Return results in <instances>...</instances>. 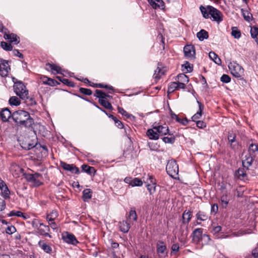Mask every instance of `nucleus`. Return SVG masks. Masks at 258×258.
I'll use <instances>...</instances> for the list:
<instances>
[{
    "mask_svg": "<svg viewBox=\"0 0 258 258\" xmlns=\"http://www.w3.org/2000/svg\"><path fill=\"white\" fill-rule=\"evenodd\" d=\"M12 117L14 121L19 126L26 128L32 127L34 119L26 111L19 110L12 113Z\"/></svg>",
    "mask_w": 258,
    "mask_h": 258,
    "instance_id": "f257e3e1",
    "label": "nucleus"
},
{
    "mask_svg": "<svg viewBox=\"0 0 258 258\" xmlns=\"http://www.w3.org/2000/svg\"><path fill=\"white\" fill-rule=\"evenodd\" d=\"M200 9L205 18H209L210 15L213 18V20L218 23L223 21L222 13L215 8L211 6H207L206 7L201 6Z\"/></svg>",
    "mask_w": 258,
    "mask_h": 258,
    "instance_id": "f03ea898",
    "label": "nucleus"
},
{
    "mask_svg": "<svg viewBox=\"0 0 258 258\" xmlns=\"http://www.w3.org/2000/svg\"><path fill=\"white\" fill-rule=\"evenodd\" d=\"M167 174L173 178H176V176L178 174V166L174 160H169L166 167Z\"/></svg>",
    "mask_w": 258,
    "mask_h": 258,
    "instance_id": "7ed1b4c3",
    "label": "nucleus"
},
{
    "mask_svg": "<svg viewBox=\"0 0 258 258\" xmlns=\"http://www.w3.org/2000/svg\"><path fill=\"white\" fill-rule=\"evenodd\" d=\"M228 68L231 74L236 78H240L243 73V69L238 63L235 62H230L228 65Z\"/></svg>",
    "mask_w": 258,
    "mask_h": 258,
    "instance_id": "20e7f679",
    "label": "nucleus"
},
{
    "mask_svg": "<svg viewBox=\"0 0 258 258\" xmlns=\"http://www.w3.org/2000/svg\"><path fill=\"white\" fill-rule=\"evenodd\" d=\"M62 239L66 243L76 245L79 243L75 236L69 232H64L62 234Z\"/></svg>",
    "mask_w": 258,
    "mask_h": 258,
    "instance_id": "39448f33",
    "label": "nucleus"
},
{
    "mask_svg": "<svg viewBox=\"0 0 258 258\" xmlns=\"http://www.w3.org/2000/svg\"><path fill=\"white\" fill-rule=\"evenodd\" d=\"M0 75L2 77H6L8 76L9 71L11 70L9 65L8 61L3 58L0 59Z\"/></svg>",
    "mask_w": 258,
    "mask_h": 258,
    "instance_id": "423d86ee",
    "label": "nucleus"
},
{
    "mask_svg": "<svg viewBox=\"0 0 258 258\" xmlns=\"http://www.w3.org/2000/svg\"><path fill=\"white\" fill-rule=\"evenodd\" d=\"M61 167L65 170L70 171L72 173L79 174V169L74 164H69L64 162H60Z\"/></svg>",
    "mask_w": 258,
    "mask_h": 258,
    "instance_id": "0eeeda50",
    "label": "nucleus"
},
{
    "mask_svg": "<svg viewBox=\"0 0 258 258\" xmlns=\"http://www.w3.org/2000/svg\"><path fill=\"white\" fill-rule=\"evenodd\" d=\"M153 128L155 129L157 133L159 134V136H162L168 134L171 135V134L169 132L168 127L166 125H153Z\"/></svg>",
    "mask_w": 258,
    "mask_h": 258,
    "instance_id": "6e6552de",
    "label": "nucleus"
},
{
    "mask_svg": "<svg viewBox=\"0 0 258 258\" xmlns=\"http://www.w3.org/2000/svg\"><path fill=\"white\" fill-rule=\"evenodd\" d=\"M40 228H38V233L40 235L51 238V235L48 233L50 231L49 226L46 225L42 223H39Z\"/></svg>",
    "mask_w": 258,
    "mask_h": 258,
    "instance_id": "1a4fd4ad",
    "label": "nucleus"
},
{
    "mask_svg": "<svg viewBox=\"0 0 258 258\" xmlns=\"http://www.w3.org/2000/svg\"><path fill=\"white\" fill-rule=\"evenodd\" d=\"M45 69L48 71H51L53 74H62L61 68L54 64L47 63L45 65Z\"/></svg>",
    "mask_w": 258,
    "mask_h": 258,
    "instance_id": "9d476101",
    "label": "nucleus"
},
{
    "mask_svg": "<svg viewBox=\"0 0 258 258\" xmlns=\"http://www.w3.org/2000/svg\"><path fill=\"white\" fill-rule=\"evenodd\" d=\"M0 189L1 190L2 195L5 199L9 198L10 190L5 182L2 179H0Z\"/></svg>",
    "mask_w": 258,
    "mask_h": 258,
    "instance_id": "9b49d317",
    "label": "nucleus"
},
{
    "mask_svg": "<svg viewBox=\"0 0 258 258\" xmlns=\"http://www.w3.org/2000/svg\"><path fill=\"white\" fill-rule=\"evenodd\" d=\"M12 113L8 108H5L0 111V116L4 122H7L9 119L12 117Z\"/></svg>",
    "mask_w": 258,
    "mask_h": 258,
    "instance_id": "f8f14e48",
    "label": "nucleus"
},
{
    "mask_svg": "<svg viewBox=\"0 0 258 258\" xmlns=\"http://www.w3.org/2000/svg\"><path fill=\"white\" fill-rule=\"evenodd\" d=\"M183 51L186 57H191L195 55V47L192 45H187L183 48Z\"/></svg>",
    "mask_w": 258,
    "mask_h": 258,
    "instance_id": "ddd939ff",
    "label": "nucleus"
},
{
    "mask_svg": "<svg viewBox=\"0 0 258 258\" xmlns=\"http://www.w3.org/2000/svg\"><path fill=\"white\" fill-rule=\"evenodd\" d=\"M4 37L5 39L8 40L10 43L17 44L20 42L19 37L15 34H5Z\"/></svg>",
    "mask_w": 258,
    "mask_h": 258,
    "instance_id": "4468645a",
    "label": "nucleus"
},
{
    "mask_svg": "<svg viewBox=\"0 0 258 258\" xmlns=\"http://www.w3.org/2000/svg\"><path fill=\"white\" fill-rule=\"evenodd\" d=\"M197 103L199 105V110L191 117L192 120L195 122L198 121V119L201 117L204 107V105L200 101H197Z\"/></svg>",
    "mask_w": 258,
    "mask_h": 258,
    "instance_id": "2eb2a0df",
    "label": "nucleus"
},
{
    "mask_svg": "<svg viewBox=\"0 0 258 258\" xmlns=\"http://www.w3.org/2000/svg\"><path fill=\"white\" fill-rule=\"evenodd\" d=\"M146 135L150 140H157L159 138V134L153 128L148 129L146 132Z\"/></svg>",
    "mask_w": 258,
    "mask_h": 258,
    "instance_id": "dca6fc26",
    "label": "nucleus"
},
{
    "mask_svg": "<svg viewBox=\"0 0 258 258\" xmlns=\"http://www.w3.org/2000/svg\"><path fill=\"white\" fill-rule=\"evenodd\" d=\"M203 229L201 228H197L192 232L193 240L199 241L202 239Z\"/></svg>",
    "mask_w": 258,
    "mask_h": 258,
    "instance_id": "f3484780",
    "label": "nucleus"
},
{
    "mask_svg": "<svg viewBox=\"0 0 258 258\" xmlns=\"http://www.w3.org/2000/svg\"><path fill=\"white\" fill-rule=\"evenodd\" d=\"M43 84L50 86H56L59 83L55 80L48 78L46 76H43L41 78Z\"/></svg>",
    "mask_w": 258,
    "mask_h": 258,
    "instance_id": "a211bd4d",
    "label": "nucleus"
},
{
    "mask_svg": "<svg viewBox=\"0 0 258 258\" xmlns=\"http://www.w3.org/2000/svg\"><path fill=\"white\" fill-rule=\"evenodd\" d=\"M150 180L151 183H148L147 185V187L150 194L152 195L156 191V180L153 177L150 176Z\"/></svg>",
    "mask_w": 258,
    "mask_h": 258,
    "instance_id": "6ab92c4d",
    "label": "nucleus"
},
{
    "mask_svg": "<svg viewBox=\"0 0 258 258\" xmlns=\"http://www.w3.org/2000/svg\"><path fill=\"white\" fill-rule=\"evenodd\" d=\"M92 191L90 188H86L83 191L82 199L84 202H87L91 199Z\"/></svg>",
    "mask_w": 258,
    "mask_h": 258,
    "instance_id": "aec40b11",
    "label": "nucleus"
},
{
    "mask_svg": "<svg viewBox=\"0 0 258 258\" xmlns=\"http://www.w3.org/2000/svg\"><path fill=\"white\" fill-rule=\"evenodd\" d=\"M161 64L158 63V67L156 70L155 71V73L153 75V77L156 80H158L160 79L162 75H164L165 70L162 69L160 67Z\"/></svg>",
    "mask_w": 258,
    "mask_h": 258,
    "instance_id": "412c9836",
    "label": "nucleus"
},
{
    "mask_svg": "<svg viewBox=\"0 0 258 258\" xmlns=\"http://www.w3.org/2000/svg\"><path fill=\"white\" fill-rule=\"evenodd\" d=\"M95 94H94V96L96 97L97 98H99V99H105L108 98H111L112 96H110L109 95H108L106 94L105 93L103 92L102 90H95Z\"/></svg>",
    "mask_w": 258,
    "mask_h": 258,
    "instance_id": "4be33fe9",
    "label": "nucleus"
},
{
    "mask_svg": "<svg viewBox=\"0 0 258 258\" xmlns=\"http://www.w3.org/2000/svg\"><path fill=\"white\" fill-rule=\"evenodd\" d=\"M39 246L41 247L45 252L50 253L52 252L51 247L47 244L44 241L40 240L38 243Z\"/></svg>",
    "mask_w": 258,
    "mask_h": 258,
    "instance_id": "5701e85b",
    "label": "nucleus"
},
{
    "mask_svg": "<svg viewBox=\"0 0 258 258\" xmlns=\"http://www.w3.org/2000/svg\"><path fill=\"white\" fill-rule=\"evenodd\" d=\"M191 212L186 210L184 211L182 214V222L184 224H187L190 221L192 217Z\"/></svg>",
    "mask_w": 258,
    "mask_h": 258,
    "instance_id": "b1692460",
    "label": "nucleus"
},
{
    "mask_svg": "<svg viewBox=\"0 0 258 258\" xmlns=\"http://www.w3.org/2000/svg\"><path fill=\"white\" fill-rule=\"evenodd\" d=\"M258 151V145L256 144L251 143L249 145L248 148V152L249 156L255 157L256 153Z\"/></svg>",
    "mask_w": 258,
    "mask_h": 258,
    "instance_id": "393cba45",
    "label": "nucleus"
},
{
    "mask_svg": "<svg viewBox=\"0 0 258 258\" xmlns=\"http://www.w3.org/2000/svg\"><path fill=\"white\" fill-rule=\"evenodd\" d=\"M119 227L121 232L127 233L130 228V224L126 221H122L119 223Z\"/></svg>",
    "mask_w": 258,
    "mask_h": 258,
    "instance_id": "a878e982",
    "label": "nucleus"
},
{
    "mask_svg": "<svg viewBox=\"0 0 258 258\" xmlns=\"http://www.w3.org/2000/svg\"><path fill=\"white\" fill-rule=\"evenodd\" d=\"M197 37L200 41H203L204 39H207L209 37L208 32L205 30L202 29L197 33Z\"/></svg>",
    "mask_w": 258,
    "mask_h": 258,
    "instance_id": "bb28decb",
    "label": "nucleus"
},
{
    "mask_svg": "<svg viewBox=\"0 0 258 258\" xmlns=\"http://www.w3.org/2000/svg\"><path fill=\"white\" fill-rule=\"evenodd\" d=\"M166 249V246L162 241H159L157 244V252L159 254H164Z\"/></svg>",
    "mask_w": 258,
    "mask_h": 258,
    "instance_id": "cd10ccee",
    "label": "nucleus"
},
{
    "mask_svg": "<svg viewBox=\"0 0 258 258\" xmlns=\"http://www.w3.org/2000/svg\"><path fill=\"white\" fill-rule=\"evenodd\" d=\"M175 80H177V82H180L182 83H184L185 85L189 82L188 77L184 74H179L176 77Z\"/></svg>",
    "mask_w": 258,
    "mask_h": 258,
    "instance_id": "c85d7f7f",
    "label": "nucleus"
},
{
    "mask_svg": "<svg viewBox=\"0 0 258 258\" xmlns=\"http://www.w3.org/2000/svg\"><path fill=\"white\" fill-rule=\"evenodd\" d=\"M209 57L213 60L216 64L219 65L221 64V60L218 55L213 51H211L209 53Z\"/></svg>",
    "mask_w": 258,
    "mask_h": 258,
    "instance_id": "c756f323",
    "label": "nucleus"
},
{
    "mask_svg": "<svg viewBox=\"0 0 258 258\" xmlns=\"http://www.w3.org/2000/svg\"><path fill=\"white\" fill-rule=\"evenodd\" d=\"M82 170L89 174L91 175L94 174L96 172V170L94 167L89 166L86 164H83L82 165Z\"/></svg>",
    "mask_w": 258,
    "mask_h": 258,
    "instance_id": "7c9ffc66",
    "label": "nucleus"
},
{
    "mask_svg": "<svg viewBox=\"0 0 258 258\" xmlns=\"http://www.w3.org/2000/svg\"><path fill=\"white\" fill-rule=\"evenodd\" d=\"M250 34L251 37L254 39L256 44L258 45V27H251L250 29Z\"/></svg>",
    "mask_w": 258,
    "mask_h": 258,
    "instance_id": "2f4dec72",
    "label": "nucleus"
},
{
    "mask_svg": "<svg viewBox=\"0 0 258 258\" xmlns=\"http://www.w3.org/2000/svg\"><path fill=\"white\" fill-rule=\"evenodd\" d=\"M89 86H91V87H95V88H106V89H108L110 90H114V88L112 86H108L107 85H104V84H101V83L95 84L94 83H92V84H90Z\"/></svg>",
    "mask_w": 258,
    "mask_h": 258,
    "instance_id": "473e14b6",
    "label": "nucleus"
},
{
    "mask_svg": "<svg viewBox=\"0 0 258 258\" xmlns=\"http://www.w3.org/2000/svg\"><path fill=\"white\" fill-rule=\"evenodd\" d=\"M197 219L200 221H205L208 219V215L203 211H199L196 215Z\"/></svg>",
    "mask_w": 258,
    "mask_h": 258,
    "instance_id": "72a5a7b5",
    "label": "nucleus"
},
{
    "mask_svg": "<svg viewBox=\"0 0 258 258\" xmlns=\"http://www.w3.org/2000/svg\"><path fill=\"white\" fill-rule=\"evenodd\" d=\"M99 103L104 108L107 109L112 110V106L111 104L107 100L105 99H99Z\"/></svg>",
    "mask_w": 258,
    "mask_h": 258,
    "instance_id": "f704fd0d",
    "label": "nucleus"
},
{
    "mask_svg": "<svg viewBox=\"0 0 258 258\" xmlns=\"http://www.w3.org/2000/svg\"><path fill=\"white\" fill-rule=\"evenodd\" d=\"M255 157H252V156H249L247 157L244 161L242 162V164L244 167H247V169L249 166L251 165L253 161L254 160Z\"/></svg>",
    "mask_w": 258,
    "mask_h": 258,
    "instance_id": "c9c22d12",
    "label": "nucleus"
},
{
    "mask_svg": "<svg viewBox=\"0 0 258 258\" xmlns=\"http://www.w3.org/2000/svg\"><path fill=\"white\" fill-rule=\"evenodd\" d=\"M20 92L19 93H16V94L19 96V97L23 99V100H26L28 99L29 97L28 96V91L26 89H24V90H20Z\"/></svg>",
    "mask_w": 258,
    "mask_h": 258,
    "instance_id": "e433bc0d",
    "label": "nucleus"
},
{
    "mask_svg": "<svg viewBox=\"0 0 258 258\" xmlns=\"http://www.w3.org/2000/svg\"><path fill=\"white\" fill-rule=\"evenodd\" d=\"M231 35L236 39H239L241 37V32L236 27H232L231 28Z\"/></svg>",
    "mask_w": 258,
    "mask_h": 258,
    "instance_id": "4c0bfd02",
    "label": "nucleus"
},
{
    "mask_svg": "<svg viewBox=\"0 0 258 258\" xmlns=\"http://www.w3.org/2000/svg\"><path fill=\"white\" fill-rule=\"evenodd\" d=\"M9 102L11 105L14 106H18L21 103L20 99L16 96H12L10 97Z\"/></svg>",
    "mask_w": 258,
    "mask_h": 258,
    "instance_id": "58836bf2",
    "label": "nucleus"
},
{
    "mask_svg": "<svg viewBox=\"0 0 258 258\" xmlns=\"http://www.w3.org/2000/svg\"><path fill=\"white\" fill-rule=\"evenodd\" d=\"M236 174L240 179H244L246 176V174L243 168H239L236 172Z\"/></svg>",
    "mask_w": 258,
    "mask_h": 258,
    "instance_id": "ea45409f",
    "label": "nucleus"
},
{
    "mask_svg": "<svg viewBox=\"0 0 258 258\" xmlns=\"http://www.w3.org/2000/svg\"><path fill=\"white\" fill-rule=\"evenodd\" d=\"M118 111L119 113H120L121 114H122V115L123 116H126L127 118H130V119H132V118H135V116H133L132 114H129L128 113H127L123 108L122 107H118Z\"/></svg>",
    "mask_w": 258,
    "mask_h": 258,
    "instance_id": "a19ab883",
    "label": "nucleus"
},
{
    "mask_svg": "<svg viewBox=\"0 0 258 258\" xmlns=\"http://www.w3.org/2000/svg\"><path fill=\"white\" fill-rule=\"evenodd\" d=\"M24 89H26V86L22 82H18L17 85L14 86V91L15 93H19L20 92V90H24Z\"/></svg>",
    "mask_w": 258,
    "mask_h": 258,
    "instance_id": "79ce46f5",
    "label": "nucleus"
},
{
    "mask_svg": "<svg viewBox=\"0 0 258 258\" xmlns=\"http://www.w3.org/2000/svg\"><path fill=\"white\" fill-rule=\"evenodd\" d=\"M175 90H177L176 81L170 82L168 84V91H167L168 93V94L171 93Z\"/></svg>",
    "mask_w": 258,
    "mask_h": 258,
    "instance_id": "37998d69",
    "label": "nucleus"
},
{
    "mask_svg": "<svg viewBox=\"0 0 258 258\" xmlns=\"http://www.w3.org/2000/svg\"><path fill=\"white\" fill-rule=\"evenodd\" d=\"M1 46L6 51H10L13 50V46L11 43H8L5 41L1 43Z\"/></svg>",
    "mask_w": 258,
    "mask_h": 258,
    "instance_id": "c03bdc74",
    "label": "nucleus"
},
{
    "mask_svg": "<svg viewBox=\"0 0 258 258\" xmlns=\"http://www.w3.org/2000/svg\"><path fill=\"white\" fill-rule=\"evenodd\" d=\"M8 216L9 217L17 216L20 217L23 216V213L21 211L13 210L8 214Z\"/></svg>",
    "mask_w": 258,
    "mask_h": 258,
    "instance_id": "a18cd8bd",
    "label": "nucleus"
},
{
    "mask_svg": "<svg viewBox=\"0 0 258 258\" xmlns=\"http://www.w3.org/2000/svg\"><path fill=\"white\" fill-rule=\"evenodd\" d=\"M241 11L242 14V16L245 19V20L249 22L251 20V16H250V13L247 11H245L243 9H241Z\"/></svg>",
    "mask_w": 258,
    "mask_h": 258,
    "instance_id": "49530a36",
    "label": "nucleus"
},
{
    "mask_svg": "<svg viewBox=\"0 0 258 258\" xmlns=\"http://www.w3.org/2000/svg\"><path fill=\"white\" fill-rule=\"evenodd\" d=\"M143 184V182L141 179L138 178H134L133 179V181L131 183V185L132 186H141Z\"/></svg>",
    "mask_w": 258,
    "mask_h": 258,
    "instance_id": "de8ad7c7",
    "label": "nucleus"
},
{
    "mask_svg": "<svg viewBox=\"0 0 258 258\" xmlns=\"http://www.w3.org/2000/svg\"><path fill=\"white\" fill-rule=\"evenodd\" d=\"M182 68L186 70V71L184 72L185 73H190L192 71V67L190 66V63L188 61H186L184 64H182Z\"/></svg>",
    "mask_w": 258,
    "mask_h": 258,
    "instance_id": "09e8293b",
    "label": "nucleus"
},
{
    "mask_svg": "<svg viewBox=\"0 0 258 258\" xmlns=\"http://www.w3.org/2000/svg\"><path fill=\"white\" fill-rule=\"evenodd\" d=\"M128 218L130 219H132L133 220L136 221L137 220V215L136 212L135 210H131L129 212Z\"/></svg>",
    "mask_w": 258,
    "mask_h": 258,
    "instance_id": "8fccbe9b",
    "label": "nucleus"
},
{
    "mask_svg": "<svg viewBox=\"0 0 258 258\" xmlns=\"http://www.w3.org/2000/svg\"><path fill=\"white\" fill-rule=\"evenodd\" d=\"M79 91L80 93L86 95H91L92 94V92L91 89H87L84 88H80Z\"/></svg>",
    "mask_w": 258,
    "mask_h": 258,
    "instance_id": "3c124183",
    "label": "nucleus"
},
{
    "mask_svg": "<svg viewBox=\"0 0 258 258\" xmlns=\"http://www.w3.org/2000/svg\"><path fill=\"white\" fill-rule=\"evenodd\" d=\"M221 201L223 207L226 208L229 202L227 195H223L221 197Z\"/></svg>",
    "mask_w": 258,
    "mask_h": 258,
    "instance_id": "603ef678",
    "label": "nucleus"
},
{
    "mask_svg": "<svg viewBox=\"0 0 258 258\" xmlns=\"http://www.w3.org/2000/svg\"><path fill=\"white\" fill-rule=\"evenodd\" d=\"M220 80L222 82L224 83H228L231 81V78L228 75L223 74Z\"/></svg>",
    "mask_w": 258,
    "mask_h": 258,
    "instance_id": "864d4df0",
    "label": "nucleus"
},
{
    "mask_svg": "<svg viewBox=\"0 0 258 258\" xmlns=\"http://www.w3.org/2000/svg\"><path fill=\"white\" fill-rule=\"evenodd\" d=\"M61 82L68 86L74 87L75 86V84L73 82L70 81L68 79L64 78V79H62Z\"/></svg>",
    "mask_w": 258,
    "mask_h": 258,
    "instance_id": "5fc2aeb1",
    "label": "nucleus"
},
{
    "mask_svg": "<svg viewBox=\"0 0 258 258\" xmlns=\"http://www.w3.org/2000/svg\"><path fill=\"white\" fill-rule=\"evenodd\" d=\"M175 138L174 137H163L162 138L163 141L165 143H170L172 144L175 141Z\"/></svg>",
    "mask_w": 258,
    "mask_h": 258,
    "instance_id": "6e6d98bb",
    "label": "nucleus"
},
{
    "mask_svg": "<svg viewBox=\"0 0 258 258\" xmlns=\"http://www.w3.org/2000/svg\"><path fill=\"white\" fill-rule=\"evenodd\" d=\"M16 231V228L14 226H8L6 229V232L8 234H12Z\"/></svg>",
    "mask_w": 258,
    "mask_h": 258,
    "instance_id": "4d7b16f0",
    "label": "nucleus"
},
{
    "mask_svg": "<svg viewBox=\"0 0 258 258\" xmlns=\"http://www.w3.org/2000/svg\"><path fill=\"white\" fill-rule=\"evenodd\" d=\"M156 2L159 9L163 10L165 8V4L163 0H156Z\"/></svg>",
    "mask_w": 258,
    "mask_h": 258,
    "instance_id": "13d9d810",
    "label": "nucleus"
},
{
    "mask_svg": "<svg viewBox=\"0 0 258 258\" xmlns=\"http://www.w3.org/2000/svg\"><path fill=\"white\" fill-rule=\"evenodd\" d=\"M197 127L199 128H203L206 126V123L202 120H198L196 121Z\"/></svg>",
    "mask_w": 258,
    "mask_h": 258,
    "instance_id": "bf43d9fd",
    "label": "nucleus"
},
{
    "mask_svg": "<svg viewBox=\"0 0 258 258\" xmlns=\"http://www.w3.org/2000/svg\"><path fill=\"white\" fill-rule=\"evenodd\" d=\"M39 223L40 222L37 219H34L32 223L33 227L36 228L38 230V228H40Z\"/></svg>",
    "mask_w": 258,
    "mask_h": 258,
    "instance_id": "052dcab7",
    "label": "nucleus"
},
{
    "mask_svg": "<svg viewBox=\"0 0 258 258\" xmlns=\"http://www.w3.org/2000/svg\"><path fill=\"white\" fill-rule=\"evenodd\" d=\"M251 254L254 257L258 258V245L252 250Z\"/></svg>",
    "mask_w": 258,
    "mask_h": 258,
    "instance_id": "680f3d73",
    "label": "nucleus"
},
{
    "mask_svg": "<svg viewBox=\"0 0 258 258\" xmlns=\"http://www.w3.org/2000/svg\"><path fill=\"white\" fill-rule=\"evenodd\" d=\"M25 178L29 182H33L34 180L33 174H26L25 175Z\"/></svg>",
    "mask_w": 258,
    "mask_h": 258,
    "instance_id": "e2e57ef3",
    "label": "nucleus"
},
{
    "mask_svg": "<svg viewBox=\"0 0 258 258\" xmlns=\"http://www.w3.org/2000/svg\"><path fill=\"white\" fill-rule=\"evenodd\" d=\"M35 146L33 144L28 143L27 144H25L24 146H22V148L25 150H29Z\"/></svg>",
    "mask_w": 258,
    "mask_h": 258,
    "instance_id": "0e129e2a",
    "label": "nucleus"
},
{
    "mask_svg": "<svg viewBox=\"0 0 258 258\" xmlns=\"http://www.w3.org/2000/svg\"><path fill=\"white\" fill-rule=\"evenodd\" d=\"M175 80L176 82V87L177 88V90H178L180 89H184L185 88L186 85H185L184 83H182L180 82H177V80Z\"/></svg>",
    "mask_w": 258,
    "mask_h": 258,
    "instance_id": "69168bd1",
    "label": "nucleus"
},
{
    "mask_svg": "<svg viewBox=\"0 0 258 258\" xmlns=\"http://www.w3.org/2000/svg\"><path fill=\"white\" fill-rule=\"evenodd\" d=\"M222 228L220 226H215L212 229V232L214 234L218 233L221 231Z\"/></svg>",
    "mask_w": 258,
    "mask_h": 258,
    "instance_id": "338daca9",
    "label": "nucleus"
},
{
    "mask_svg": "<svg viewBox=\"0 0 258 258\" xmlns=\"http://www.w3.org/2000/svg\"><path fill=\"white\" fill-rule=\"evenodd\" d=\"M179 246L178 244L175 243L173 244L171 246L172 251H173L175 253L177 252L179 250Z\"/></svg>",
    "mask_w": 258,
    "mask_h": 258,
    "instance_id": "774afa93",
    "label": "nucleus"
}]
</instances>
